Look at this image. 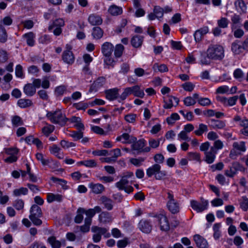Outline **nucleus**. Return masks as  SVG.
I'll return each mask as SVG.
<instances>
[{
	"mask_svg": "<svg viewBox=\"0 0 248 248\" xmlns=\"http://www.w3.org/2000/svg\"><path fill=\"white\" fill-rule=\"evenodd\" d=\"M207 58L201 59V62L203 64L210 63L209 59L220 61L224 57V49L222 46L219 45H211L206 51Z\"/></svg>",
	"mask_w": 248,
	"mask_h": 248,
	"instance_id": "f257e3e1",
	"label": "nucleus"
},
{
	"mask_svg": "<svg viewBox=\"0 0 248 248\" xmlns=\"http://www.w3.org/2000/svg\"><path fill=\"white\" fill-rule=\"evenodd\" d=\"M122 140H124L122 142L124 143H131L135 141L137 139L134 137L130 136L127 133H124L116 138V140L118 141Z\"/></svg>",
	"mask_w": 248,
	"mask_h": 248,
	"instance_id": "4be33fe9",
	"label": "nucleus"
},
{
	"mask_svg": "<svg viewBox=\"0 0 248 248\" xmlns=\"http://www.w3.org/2000/svg\"><path fill=\"white\" fill-rule=\"evenodd\" d=\"M108 12L112 16H116L121 15L123 12L122 8L115 5H112L109 8Z\"/></svg>",
	"mask_w": 248,
	"mask_h": 248,
	"instance_id": "7c9ffc66",
	"label": "nucleus"
},
{
	"mask_svg": "<svg viewBox=\"0 0 248 248\" xmlns=\"http://www.w3.org/2000/svg\"><path fill=\"white\" fill-rule=\"evenodd\" d=\"M78 165H84L86 167L93 168L96 167L97 165L96 162L93 159H90L84 161H80L77 163Z\"/></svg>",
	"mask_w": 248,
	"mask_h": 248,
	"instance_id": "72a5a7b5",
	"label": "nucleus"
},
{
	"mask_svg": "<svg viewBox=\"0 0 248 248\" xmlns=\"http://www.w3.org/2000/svg\"><path fill=\"white\" fill-rule=\"evenodd\" d=\"M24 93L28 96H33L36 93V88L34 86L31 84L28 83L26 84L23 88Z\"/></svg>",
	"mask_w": 248,
	"mask_h": 248,
	"instance_id": "b1692460",
	"label": "nucleus"
},
{
	"mask_svg": "<svg viewBox=\"0 0 248 248\" xmlns=\"http://www.w3.org/2000/svg\"><path fill=\"white\" fill-rule=\"evenodd\" d=\"M209 31L208 28L207 27H203L195 31L194 34V39L196 42H200L203 36L208 33Z\"/></svg>",
	"mask_w": 248,
	"mask_h": 248,
	"instance_id": "dca6fc26",
	"label": "nucleus"
},
{
	"mask_svg": "<svg viewBox=\"0 0 248 248\" xmlns=\"http://www.w3.org/2000/svg\"><path fill=\"white\" fill-rule=\"evenodd\" d=\"M233 76L235 78L241 80L244 77V73L240 69L238 68L234 70Z\"/></svg>",
	"mask_w": 248,
	"mask_h": 248,
	"instance_id": "774afa93",
	"label": "nucleus"
},
{
	"mask_svg": "<svg viewBox=\"0 0 248 248\" xmlns=\"http://www.w3.org/2000/svg\"><path fill=\"white\" fill-rule=\"evenodd\" d=\"M194 240L199 248H208V244L207 241L200 235H195Z\"/></svg>",
	"mask_w": 248,
	"mask_h": 248,
	"instance_id": "f3484780",
	"label": "nucleus"
},
{
	"mask_svg": "<svg viewBox=\"0 0 248 248\" xmlns=\"http://www.w3.org/2000/svg\"><path fill=\"white\" fill-rule=\"evenodd\" d=\"M220 227V223H216L214 225L213 229L214 231L213 236L215 239H218L220 236V232L219 228Z\"/></svg>",
	"mask_w": 248,
	"mask_h": 248,
	"instance_id": "a18cd8bd",
	"label": "nucleus"
},
{
	"mask_svg": "<svg viewBox=\"0 0 248 248\" xmlns=\"http://www.w3.org/2000/svg\"><path fill=\"white\" fill-rule=\"evenodd\" d=\"M232 147L234 150L236 149L241 152H245L246 150L245 143L244 141L235 142L233 143Z\"/></svg>",
	"mask_w": 248,
	"mask_h": 248,
	"instance_id": "58836bf2",
	"label": "nucleus"
},
{
	"mask_svg": "<svg viewBox=\"0 0 248 248\" xmlns=\"http://www.w3.org/2000/svg\"><path fill=\"white\" fill-rule=\"evenodd\" d=\"M69 136L73 138L75 140H78L79 139H81L83 137V132H81V130H79V131H73L70 134Z\"/></svg>",
	"mask_w": 248,
	"mask_h": 248,
	"instance_id": "864d4df0",
	"label": "nucleus"
},
{
	"mask_svg": "<svg viewBox=\"0 0 248 248\" xmlns=\"http://www.w3.org/2000/svg\"><path fill=\"white\" fill-rule=\"evenodd\" d=\"M114 50V46L109 42H105L101 47V51L105 57H110Z\"/></svg>",
	"mask_w": 248,
	"mask_h": 248,
	"instance_id": "4468645a",
	"label": "nucleus"
},
{
	"mask_svg": "<svg viewBox=\"0 0 248 248\" xmlns=\"http://www.w3.org/2000/svg\"><path fill=\"white\" fill-rule=\"evenodd\" d=\"M119 89L117 88L107 90L105 91L106 98L109 100H113L117 98L119 95Z\"/></svg>",
	"mask_w": 248,
	"mask_h": 248,
	"instance_id": "a211bd4d",
	"label": "nucleus"
},
{
	"mask_svg": "<svg viewBox=\"0 0 248 248\" xmlns=\"http://www.w3.org/2000/svg\"><path fill=\"white\" fill-rule=\"evenodd\" d=\"M46 117L52 123L59 124L61 126L64 125L67 121H68V119L59 109L54 112H48L46 114Z\"/></svg>",
	"mask_w": 248,
	"mask_h": 248,
	"instance_id": "7ed1b4c3",
	"label": "nucleus"
},
{
	"mask_svg": "<svg viewBox=\"0 0 248 248\" xmlns=\"http://www.w3.org/2000/svg\"><path fill=\"white\" fill-rule=\"evenodd\" d=\"M73 107L78 110H85L88 108V104L86 103L79 102L78 103H74Z\"/></svg>",
	"mask_w": 248,
	"mask_h": 248,
	"instance_id": "bf43d9fd",
	"label": "nucleus"
},
{
	"mask_svg": "<svg viewBox=\"0 0 248 248\" xmlns=\"http://www.w3.org/2000/svg\"><path fill=\"white\" fill-rule=\"evenodd\" d=\"M153 69L155 72H160L161 73L166 72L168 71V68L166 65L164 64L159 65L157 63L154 64Z\"/></svg>",
	"mask_w": 248,
	"mask_h": 248,
	"instance_id": "e433bc0d",
	"label": "nucleus"
},
{
	"mask_svg": "<svg viewBox=\"0 0 248 248\" xmlns=\"http://www.w3.org/2000/svg\"><path fill=\"white\" fill-rule=\"evenodd\" d=\"M13 205L17 210H21L24 208V202L21 199H17L14 202Z\"/></svg>",
	"mask_w": 248,
	"mask_h": 248,
	"instance_id": "de8ad7c7",
	"label": "nucleus"
},
{
	"mask_svg": "<svg viewBox=\"0 0 248 248\" xmlns=\"http://www.w3.org/2000/svg\"><path fill=\"white\" fill-rule=\"evenodd\" d=\"M61 146L65 149L73 148L76 146V144L72 142H69L65 140H62L60 142Z\"/></svg>",
	"mask_w": 248,
	"mask_h": 248,
	"instance_id": "603ef678",
	"label": "nucleus"
},
{
	"mask_svg": "<svg viewBox=\"0 0 248 248\" xmlns=\"http://www.w3.org/2000/svg\"><path fill=\"white\" fill-rule=\"evenodd\" d=\"M111 214L106 211L102 212L98 216V220L100 223L107 224L112 221Z\"/></svg>",
	"mask_w": 248,
	"mask_h": 248,
	"instance_id": "2eb2a0df",
	"label": "nucleus"
},
{
	"mask_svg": "<svg viewBox=\"0 0 248 248\" xmlns=\"http://www.w3.org/2000/svg\"><path fill=\"white\" fill-rule=\"evenodd\" d=\"M229 92V87L226 85L219 87L216 90V93L224 94L228 93Z\"/></svg>",
	"mask_w": 248,
	"mask_h": 248,
	"instance_id": "69168bd1",
	"label": "nucleus"
},
{
	"mask_svg": "<svg viewBox=\"0 0 248 248\" xmlns=\"http://www.w3.org/2000/svg\"><path fill=\"white\" fill-rule=\"evenodd\" d=\"M211 126L214 129H222L225 127V124L223 121L211 119Z\"/></svg>",
	"mask_w": 248,
	"mask_h": 248,
	"instance_id": "c9c22d12",
	"label": "nucleus"
},
{
	"mask_svg": "<svg viewBox=\"0 0 248 248\" xmlns=\"http://www.w3.org/2000/svg\"><path fill=\"white\" fill-rule=\"evenodd\" d=\"M217 152H216L213 148H210L209 151L204 153L205 154V161L208 164H211L214 162Z\"/></svg>",
	"mask_w": 248,
	"mask_h": 248,
	"instance_id": "6ab92c4d",
	"label": "nucleus"
},
{
	"mask_svg": "<svg viewBox=\"0 0 248 248\" xmlns=\"http://www.w3.org/2000/svg\"><path fill=\"white\" fill-rule=\"evenodd\" d=\"M223 147V143L220 140H216L213 146L211 147V148H213L216 152H217V150L221 149Z\"/></svg>",
	"mask_w": 248,
	"mask_h": 248,
	"instance_id": "0e129e2a",
	"label": "nucleus"
},
{
	"mask_svg": "<svg viewBox=\"0 0 248 248\" xmlns=\"http://www.w3.org/2000/svg\"><path fill=\"white\" fill-rule=\"evenodd\" d=\"M173 101H175L176 105L178 104L179 100L177 98L172 96H168V99H164V100L165 103L164 108H170L173 106Z\"/></svg>",
	"mask_w": 248,
	"mask_h": 248,
	"instance_id": "a878e982",
	"label": "nucleus"
},
{
	"mask_svg": "<svg viewBox=\"0 0 248 248\" xmlns=\"http://www.w3.org/2000/svg\"><path fill=\"white\" fill-rule=\"evenodd\" d=\"M128 183V180L125 177H122L120 181L116 183V186L120 190H124L126 193H129L133 191V188L130 186H127Z\"/></svg>",
	"mask_w": 248,
	"mask_h": 248,
	"instance_id": "9b49d317",
	"label": "nucleus"
},
{
	"mask_svg": "<svg viewBox=\"0 0 248 248\" xmlns=\"http://www.w3.org/2000/svg\"><path fill=\"white\" fill-rule=\"evenodd\" d=\"M208 131L207 126L201 124L199 125V129L194 131V133L197 136H201L204 132Z\"/></svg>",
	"mask_w": 248,
	"mask_h": 248,
	"instance_id": "09e8293b",
	"label": "nucleus"
},
{
	"mask_svg": "<svg viewBox=\"0 0 248 248\" xmlns=\"http://www.w3.org/2000/svg\"><path fill=\"white\" fill-rule=\"evenodd\" d=\"M54 130V126L51 124H47L42 129V133L46 136H48Z\"/></svg>",
	"mask_w": 248,
	"mask_h": 248,
	"instance_id": "49530a36",
	"label": "nucleus"
},
{
	"mask_svg": "<svg viewBox=\"0 0 248 248\" xmlns=\"http://www.w3.org/2000/svg\"><path fill=\"white\" fill-rule=\"evenodd\" d=\"M28 192V190L27 188L22 187L18 189H15L13 191V195L15 196L18 197L22 195H25L27 194Z\"/></svg>",
	"mask_w": 248,
	"mask_h": 248,
	"instance_id": "ea45409f",
	"label": "nucleus"
},
{
	"mask_svg": "<svg viewBox=\"0 0 248 248\" xmlns=\"http://www.w3.org/2000/svg\"><path fill=\"white\" fill-rule=\"evenodd\" d=\"M154 13L155 14L156 18H162L164 15V9L159 6H155Z\"/></svg>",
	"mask_w": 248,
	"mask_h": 248,
	"instance_id": "8fccbe9b",
	"label": "nucleus"
},
{
	"mask_svg": "<svg viewBox=\"0 0 248 248\" xmlns=\"http://www.w3.org/2000/svg\"><path fill=\"white\" fill-rule=\"evenodd\" d=\"M168 202L167 203L169 210L173 214L179 212L180 207L178 202L174 199L173 193L168 191L167 193Z\"/></svg>",
	"mask_w": 248,
	"mask_h": 248,
	"instance_id": "39448f33",
	"label": "nucleus"
},
{
	"mask_svg": "<svg viewBox=\"0 0 248 248\" xmlns=\"http://www.w3.org/2000/svg\"><path fill=\"white\" fill-rule=\"evenodd\" d=\"M62 197L60 194H54L49 193L47 196V201L48 202H52L54 201L61 202L62 201Z\"/></svg>",
	"mask_w": 248,
	"mask_h": 248,
	"instance_id": "f704fd0d",
	"label": "nucleus"
},
{
	"mask_svg": "<svg viewBox=\"0 0 248 248\" xmlns=\"http://www.w3.org/2000/svg\"><path fill=\"white\" fill-rule=\"evenodd\" d=\"M188 156L191 160H195L198 162H201V157L200 154L196 152H189Z\"/></svg>",
	"mask_w": 248,
	"mask_h": 248,
	"instance_id": "052dcab7",
	"label": "nucleus"
},
{
	"mask_svg": "<svg viewBox=\"0 0 248 248\" xmlns=\"http://www.w3.org/2000/svg\"><path fill=\"white\" fill-rule=\"evenodd\" d=\"M100 202L104 206V207L108 210H111L112 209L113 205V201L109 198L105 196H102L99 199Z\"/></svg>",
	"mask_w": 248,
	"mask_h": 248,
	"instance_id": "412c9836",
	"label": "nucleus"
},
{
	"mask_svg": "<svg viewBox=\"0 0 248 248\" xmlns=\"http://www.w3.org/2000/svg\"><path fill=\"white\" fill-rule=\"evenodd\" d=\"M160 170V165L158 164H155L147 169L146 174L149 177L155 175L156 179L161 180L166 175V173L165 171H161Z\"/></svg>",
	"mask_w": 248,
	"mask_h": 248,
	"instance_id": "423d86ee",
	"label": "nucleus"
},
{
	"mask_svg": "<svg viewBox=\"0 0 248 248\" xmlns=\"http://www.w3.org/2000/svg\"><path fill=\"white\" fill-rule=\"evenodd\" d=\"M155 221L153 217L150 219H142L138 224L139 229L143 233L149 234L151 232L153 229L152 222Z\"/></svg>",
	"mask_w": 248,
	"mask_h": 248,
	"instance_id": "0eeeda50",
	"label": "nucleus"
},
{
	"mask_svg": "<svg viewBox=\"0 0 248 248\" xmlns=\"http://www.w3.org/2000/svg\"><path fill=\"white\" fill-rule=\"evenodd\" d=\"M72 47L68 45H66V50L63 53L62 59L64 62L68 64H72L74 62V57L71 51Z\"/></svg>",
	"mask_w": 248,
	"mask_h": 248,
	"instance_id": "f8f14e48",
	"label": "nucleus"
},
{
	"mask_svg": "<svg viewBox=\"0 0 248 248\" xmlns=\"http://www.w3.org/2000/svg\"><path fill=\"white\" fill-rule=\"evenodd\" d=\"M132 149L133 150L140 151L142 149L145 145V140H140L138 141L133 142Z\"/></svg>",
	"mask_w": 248,
	"mask_h": 248,
	"instance_id": "473e14b6",
	"label": "nucleus"
},
{
	"mask_svg": "<svg viewBox=\"0 0 248 248\" xmlns=\"http://www.w3.org/2000/svg\"><path fill=\"white\" fill-rule=\"evenodd\" d=\"M105 83V78L104 77L98 78L93 83V87L96 90L102 87Z\"/></svg>",
	"mask_w": 248,
	"mask_h": 248,
	"instance_id": "a19ab883",
	"label": "nucleus"
},
{
	"mask_svg": "<svg viewBox=\"0 0 248 248\" xmlns=\"http://www.w3.org/2000/svg\"><path fill=\"white\" fill-rule=\"evenodd\" d=\"M208 202L203 198H201V202L196 200L190 201V206L192 208L198 213L202 212L207 208Z\"/></svg>",
	"mask_w": 248,
	"mask_h": 248,
	"instance_id": "6e6552de",
	"label": "nucleus"
},
{
	"mask_svg": "<svg viewBox=\"0 0 248 248\" xmlns=\"http://www.w3.org/2000/svg\"><path fill=\"white\" fill-rule=\"evenodd\" d=\"M48 242L50 244L52 248H60L61 246V243L56 240L54 236H51L47 239Z\"/></svg>",
	"mask_w": 248,
	"mask_h": 248,
	"instance_id": "4c0bfd02",
	"label": "nucleus"
},
{
	"mask_svg": "<svg viewBox=\"0 0 248 248\" xmlns=\"http://www.w3.org/2000/svg\"><path fill=\"white\" fill-rule=\"evenodd\" d=\"M124 50V46L122 44L117 45L114 49V55L117 58L120 57Z\"/></svg>",
	"mask_w": 248,
	"mask_h": 248,
	"instance_id": "79ce46f5",
	"label": "nucleus"
},
{
	"mask_svg": "<svg viewBox=\"0 0 248 248\" xmlns=\"http://www.w3.org/2000/svg\"><path fill=\"white\" fill-rule=\"evenodd\" d=\"M7 39V34L4 27L0 24V41L4 43Z\"/></svg>",
	"mask_w": 248,
	"mask_h": 248,
	"instance_id": "37998d69",
	"label": "nucleus"
},
{
	"mask_svg": "<svg viewBox=\"0 0 248 248\" xmlns=\"http://www.w3.org/2000/svg\"><path fill=\"white\" fill-rule=\"evenodd\" d=\"M89 22L93 26L100 25L103 22L102 17L96 14H92L88 17Z\"/></svg>",
	"mask_w": 248,
	"mask_h": 248,
	"instance_id": "aec40b11",
	"label": "nucleus"
},
{
	"mask_svg": "<svg viewBox=\"0 0 248 248\" xmlns=\"http://www.w3.org/2000/svg\"><path fill=\"white\" fill-rule=\"evenodd\" d=\"M143 39V37L142 36L139 35L134 36L131 39V44L135 47H139L142 44Z\"/></svg>",
	"mask_w": 248,
	"mask_h": 248,
	"instance_id": "cd10ccee",
	"label": "nucleus"
},
{
	"mask_svg": "<svg viewBox=\"0 0 248 248\" xmlns=\"http://www.w3.org/2000/svg\"><path fill=\"white\" fill-rule=\"evenodd\" d=\"M229 20L225 17H222L220 19L217 21L218 26L220 28H225L228 27Z\"/></svg>",
	"mask_w": 248,
	"mask_h": 248,
	"instance_id": "13d9d810",
	"label": "nucleus"
},
{
	"mask_svg": "<svg viewBox=\"0 0 248 248\" xmlns=\"http://www.w3.org/2000/svg\"><path fill=\"white\" fill-rule=\"evenodd\" d=\"M64 22L62 19L60 18V19H56V20H55L53 22L52 25H50L48 27V30H49V31L51 30L54 27L58 26L59 27H61L64 26Z\"/></svg>",
	"mask_w": 248,
	"mask_h": 248,
	"instance_id": "5fc2aeb1",
	"label": "nucleus"
},
{
	"mask_svg": "<svg viewBox=\"0 0 248 248\" xmlns=\"http://www.w3.org/2000/svg\"><path fill=\"white\" fill-rule=\"evenodd\" d=\"M66 90V87L64 85H61L56 88L55 93L57 96H61L64 94Z\"/></svg>",
	"mask_w": 248,
	"mask_h": 248,
	"instance_id": "6e6d98bb",
	"label": "nucleus"
},
{
	"mask_svg": "<svg viewBox=\"0 0 248 248\" xmlns=\"http://www.w3.org/2000/svg\"><path fill=\"white\" fill-rule=\"evenodd\" d=\"M180 117L176 113H172L170 117L167 118L166 121L169 124L172 125L174 124L176 121L179 120Z\"/></svg>",
	"mask_w": 248,
	"mask_h": 248,
	"instance_id": "c03bdc74",
	"label": "nucleus"
},
{
	"mask_svg": "<svg viewBox=\"0 0 248 248\" xmlns=\"http://www.w3.org/2000/svg\"><path fill=\"white\" fill-rule=\"evenodd\" d=\"M36 159L38 161H40L42 164L44 165H47L49 162V161L48 159L45 158L44 155L41 153H37L36 154Z\"/></svg>",
	"mask_w": 248,
	"mask_h": 248,
	"instance_id": "4d7b16f0",
	"label": "nucleus"
},
{
	"mask_svg": "<svg viewBox=\"0 0 248 248\" xmlns=\"http://www.w3.org/2000/svg\"><path fill=\"white\" fill-rule=\"evenodd\" d=\"M104 31L99 27H95L93 29L92 36L95 39L101 38L103 35Z\"/></svg>",
	"mask_w": 248,
	"mask_h": 248,
	"instance_id": "c85d7f7f",
	"label": "nucleus"
},
{
	"mask_svg": "<svg viewBox=\"0 0 248 248\" xmlns=\"http://www.w3.org/2000/svg\"><path fill=\"white\" fill-rule=\"evenodd\" d=\"M42 215V210L40 207L36 204H33L31 206L30 209L29 218L34 225L40 226L42 224V221L39 218L41 217Z\"/></svg>",
	"mask_w": 248,
	"mask_h": 248,
	"instance_id": "20e7f679",
	"label": "nucleus"
},
{
	"mask_svg": "<svg viewBox=\"0 0 248 248\" xmlns=\"http://www.w3.org/2000/svg\"><path fill=\"white\" fill-rule=\"evenodd\" d=\"M238 99V96L235 95L232 97H229L227 99L226 106H233L236 104V101Z\"/></svg>",
	"mask_w": 248,
	"mask_h": 248,
	"instance_id": "e2e57ef3",
	"label": "nucleus"
},
{
	"mask_svg": "<svg viewBox=\"0 0 248 248\" xmlns=\"http://www.w3.org/2000/svg\"><path fill=\"white\" fill-rule=\"evenodd\" d=\"M12 123L14 126L17 127L23 124L21 118L17 115L14 116L12 118Z\"/></svg>",
	"mask_w": 248,
	"mask_h": 248,
	"instance_id": "3c124183",
	"label": "nucleus"
},
{
	"mask_svg": "<svg viewBox=\"0 0 248 248\" xmlns=\"http://www.w3.org/2000/svg\"><path fill=\"white\" fill-rule=\"evenodd\" d=\"M231 49L232 52L235 55L242 53L244 50L243 46L239 44V41L238 40L232 44Z\"/></svg>",
	"mask_w": 248,
	"mask_h": 248,
	"instance_id": "5701e85b",
	"label": "nucleus"
},
{
	"mask_svg": "<svg viewBox=\"0 0 248 248\" xmlns=\"http://www.w3.org/2000/svg\"><path fill=\"white\" fill-rule=\"evenodd\" d=\"M136 114L130 113L124 116V120L128 123H134L136 121Z\"/></svg>",
	"mask_w": 248,
	"mask_h": 248,
	"instance_id": "680f3d73",
	"label": "nucleus"
},
{
	"mask_svg": "<svg viewBox=\"0 0 248 248\" xmlns=\"http://www.w3.org/2000/svg\"><path fill=\"white\" fill-rule=\"evenodd\" d=\"M24 38L26 40L28 46H32L34 44L35 34L32 32H30L23 35Z\"/></svg>",
	"mask_w": 248,
	"mask_h": 248,
	"instance_id": "2f4dec72",
	"label": "nucleus"
},
{
	"mask_svg": "<svg viewBox=\"0 0 248 248\" xmlns=\"http://www.w3.org/2000/svg\"><path fill=\"white\" fill-rule=\"evenodd\" d=\"M132 94L135 96L140 98H143L145 94L143 90L140 89V86L136 85L124 88L119 97L122 100H124L129 95Z\"/></svg>",
	"mask_w": 248,
	"mask_h": 248,
	"instance_id": "f03ea898",
	"label": "nucleus"
},
{
	"mask_svg": "<svg viewBox=\"0 0 248 248\" xmlns=\"http://www.w3.org/2000/svg\"><path fill=\"white\" fill-rule=\"evenodd\" d=\"M90 187L92 189L93 192L96 194H100L105 190V187L103 185L100 184H91L90 185Z\"/></svg>",
	"mask_w": 248,
	"mask_h": 248,
	"instance_id": "bb28decb",
	"label": "nucleus"
},
{
	"mask_svg": "<svg viewBox=\"0 0 248 248\" xmlns=\"http://www.w3.org/2000/svg\"><path fill=\"white\" fill-rule=\"evenodd\" d=\"M153 219L158 222L160 228L162 231H167L170 229V224L167 217L163 214L156 215L153 216Z\"/></svg>",
	"mask_w": 248,
	"mask_h": 248,
	"instance_id": "1a4fd4ad",
	"label": "nucleus"
},
{
	"mask_svg": "<svg viewBox=\"0 0 248 248\" xmlns=\"http://www.w3.org/2000/svg\"><path fill=\"white\" fill-rule=\"evenodd\" d=\"M70 122L74 123V126L79 130H82L84 129L83 124L81 122V118L79 117L73 116L71 119H68Z\"/></svg>",
	"mask_w": 248,
	"mask_h": 248,
	"instance_id": "393cba45",
	"label": "nucleus"
},
{
	"mask_svg": "<svg viewBox=\"0 0 248 248\" xmlns=\"http://www.w3.org/2000/svg\"><path fill=\"white\" fill-rule=\"evenodd\" d=\"M107 230L105 228H101L98 226H93L92 232L93 233V240L94 243H98L100 241L102 235L104 234Z\"/></svg>",
	"mask_w": 248,
	"mask_h": 248,
	"instance_id": "9d476101",
	"label": "nucleus"
},
{
	"mask_svg": "<svg viewBox=\"0 0 248 248\" xmlns=\"http://www.w3.org/2000/svg\"><path fill=\"white\" fill-rule=\"evenodd\" d=\"M17 105L21 108H26L32 106L33 103L29 99H20L17 101Z\"/></svg>",
	"mask_w": 248,
	"mask_h": 248,
	"instance_id": "c756f323",
	"label": "nucleus"
},
{
	"mask_svg": "<svg viewBox=\"0 0 248 248\" xmlns=\"http://www.w3.org/2000/svg\"><path fill=\"white\" fill-rule=\"evenodd\" d=\"M102 209L99 206H96L93 208L85 210L84 208H80L78 209V212L85 214L88 217L92 218L96 213L101 212Z\"/></svg>",
	"mask_w": 248,
	"mask_h": 248,
	"instance_id": "ddd939ff",
	"label": "nucleus"
},
{
	"mask_svg": "<svg viewBox=\"0 0 248 248\" xmlns=\"http://www.w3.org/2000/svg\"><path fill=\"white\" fill-rule=\"evenodd\" d=\"M184 104L186 106H190L194 105L196 101L191 96H188L185 98L184 100Z\"/></svg>",
	"mask_w": 248,
	"mask_h": 248,
	"instance_id": "338daca9",
	"label": "nucleus"
}]
</instances>
